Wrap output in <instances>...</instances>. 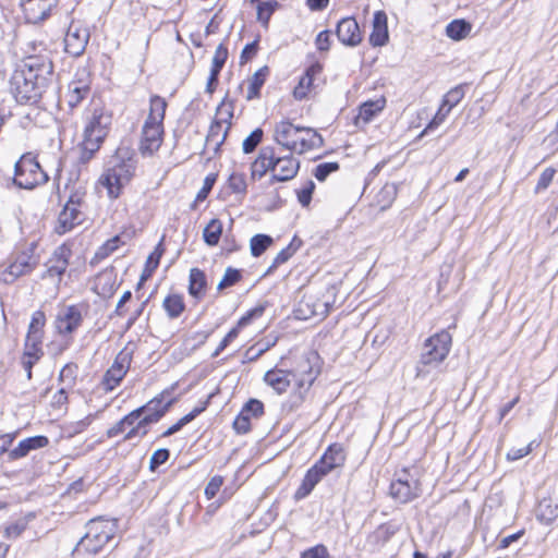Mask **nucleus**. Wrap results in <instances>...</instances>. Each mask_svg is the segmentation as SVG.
<instances>
[{"label": "nucleus", "mask_w": 558, "mask_h": 558, "mask_svg": "<svg viewBox=\"0 0 558 558\" xmlns=\"http://www.w3.org/2000/svg\"><path fill=\"white\" fill-rule=\"evenodd\" d=\"M53 83V65L46 49L23 59L10 80L11 93L20 104H37Z\"/></svg>", "instance_id": "obj_1"}, {"label": "nucleus", "mask_w": 558, "mask_h": 558, "mask_svg": "<svg viewBox=\"0 0 558 558\" xmlns=\"http://www.w3.org/2000/svg\"><path fill=\"white\" fill-rule=\"evenodd\" d=\"M136 169V161L128 149L119 148L110 158L108 167L99 178L111 198L120 195L121 189L130 182Z\"/></svg>", "instance_id": "obj_2"}, {"label": "nucleus", "mask_w": 558, "mask_h": 558, "mask_svg": "<svg viewBox=\"0 0 558 558\" xmlns=\"http://www.w3.org/2000/svg\"><path fill=\"white\" fill-rule=\"evenodd\" d=\"M149 113L142 128L140 151L144 156H151L157 151L163 141V119L167 109L165 98L154 95L149 101Z\"/></svg>", "instance_id": "obj_3"}, {"label": "nucleus", "mask_w": 558, "mask_h": 558, "mask_svg": "<svg viewBox=\"0 0 558 558\" xmlns=\"http://www.w3.org/2000/svg\"><path fill=\"white\" fill-rule=\"evenodd\" d=\"M317 361L318 355L315 352H308L296 360L295 366L290 371L295 389L289 400L283 403L284 409H296L304 401L306 392L319 374Z\"/></svg>", "instance_id": "obj_4"}, {"label": "nucleus", "mask_w": 558, "mask_h": 558, "mask_svg": "<svg viewBox=\"0 0 558 558\" xmlns=\"http://www.w3.org/2000/svg\"><path fill=\"white\" fill-rule=\"evenodd\" d=\"M117 520L96 518L86 524V532L76 545L75 550L95 555L99 553L117 532Z\"/></svg>", "instance_id": "obj_5"}, {"label": "nucleus", "mask_w": 558, "mask_h": 558, "mask_svg": "<svg viewBox=\"0 0 558 558\" xmlns=\"http://www.w3.org/2000/svg\"><path fill=\"white\" fill-rule=\"evenodd\" d=\"M451 347V335L442 330L426 339L417 365V376L428 373L425 367L437 366L448 355Z\"/></svg>", "instance_id": "obj_6"}, {"label": "nucleus", "mask_w": 558, "mask_h": 558, "mask_svg": "<svg viewBox=\"0 0 558 558\" xmlns=\"http://www.w3.org/2000/svg\"><path fill=\"white\" fill-rule=\"evenodd\" d=\"M110 117L102 111L95 110L84 129V141L81 159L88 160L97 151L107 135Z\"/></svg>", "instance_id": "obj_7"}, {"label": "nucleus", "mask_w": 558, "mask_h": 558, "mask_svg": "<svg viewBox=\"0 0 558 558\" xmlns=\"http://www.w3.org/2000/svg\"><path fill=\"white\" fill-rule=\"evenodd\" d=\"M14 170V183L22 189L31 190L48 181L47 173L31 153L23 155L15 162Z\"/></svg>", "instance_id": "obj_8"}, {"label": "nucleus", "mask_w": 558, "mask_h": 558, "mask_svg": "<svg viewBox=\"0 0 558 558\" xmlns=\"http://www.w3.org/2000/svg\"><path fill=\"white\" fill-rule=\"evenodd\" d=\"M421 487L418 481L407 470H403L390 484V495L398 501L405 504L418 497Z\"/></svg>", "instance_id": "obj_9"}, {"label": "nucleus", "mask_w": 558, "mask_h": 558, "mask_svg": "<svg viewBox=\"0 0 558 558\" xmlns=\"http://www.w3.org/2000/svg\"><path fill=\"white\" fill-rule=\"evenodd\" d=\"M174 401L175 398L172 397L170 391H162L159 396L148 401L144 407L124 415L123 418H137L141 413L145 414L143 418H160L167 413L168 409L174 403Z\"/></svg>", "instance_id": "obj_10"}, {"label": "nucleus", "mask_w": 558, "mask_h": 558, "mask_svg": "<svg viewBox=\"0 0 558 558\" xmlns=\"http://www.w3.org/2000/svg\"><path fill=\"white\" fill-rule=\"evenodd\" d=\"M70 256L71 250L68 246H58L47 263V270L44 278L48 277L60 282L69 266Z\"/></svg>", "instance_id": "obj_11"}, {"label": "nucleus", "mask_w": 558, "mask_h": 558, "mask_svg": "<svg viewBox=\"0 0 558 558\" xmlns=\"http://www.w3.org/2000/svg\"><path fill=\"white\" fill-rule=\"evenodd\" d=\"M83 322L80 306L70 305L60 313L56 320V328L60 335H71Z\"/></svg>", "instance_id": "obj_12"}, {"label": "nucleus", "mask_w": 558, "mask_h": 558, "mask_svg": "<svg viewBox=\"0 0 558 558\" xmlns=\"http://www.w3.org/2000/svg\"><path fill=\"white\" fill-rule=\"evenodd\" d=\"M336 35L345 46L355 47L362 41V33L354 17H343L337 24Z\"/></svg>", "instance_id": "obj_13"}, {"label": "nucleus", "mask_w": 558, "mask_h": 558, "mask_svg": "<svg viewBox=\"0 0 558 558\" xmlns=\"http://www.w3.org/2000/svg\"><path fill=\"white\" fill-rule=\"evenodd\" d=\"M299 133H301V126H295L290 121L282 120L275 126L274 138L279 145L292 151L298 149Z\"/></svg>", "instance_id": "obj_14"}, {"label": "nucleus", "mask_w": 558, "mask_h": 558, "mask_svg": "<svg viewBox=\"0 0 558 558\" xmlns=\"http://www.w3.org/2000/svg\"><path fill=\"white\" fill-rule=\"evenodd\" d=\"M88 40L87 28L70 26L64 38L65 51L73 57H78L85 51Z\"/></svg>", "instance_id": "obj_15"}, {"label": "nucleus", "mask_w": 558, "mask_h": 558, "mask_svg": "<svg viewBox=\"0 0 558 558\" xmlns=\"http://www.w3.org/2000/svg\"><path fill=\"white\" fill-rule=\"evenodd\" d=\"M59 0H22L28 21L39 23L45 21L57 7Z\"/></svg>", "instance_id": "obj_16"}, {"label": "nucleus", "mask_w": 558, "mask_h": 558, "mask_svg": "<svg viewBox=\"0 0 558 558\" xmlns=\"http://www.w3.org/2000/svg\"><path fill=\"white\" fill-rule=\"evenodd\" d=\"M300 169V161L293 156L275 157L274 175L275 181L284 182L293 179Z\"/></svg>", "instance_id": "obj_17"}, {"label": "nucleus", "mask_w": 558, "mask_h": 558, "mask_svg": "<svg viewBox=\"0 0 558 558\" xmlns=\"http://www.w3.org/2000/svg\"><path fill=\"white\" fill-rule=\"evenodd\" d=\"M385 106L386 99L384 97L362 104L360 106L359 113L354 119V124L357 128H363L368 124L379 112L384 110Z\"/></svg>", "instance_id": "obj_18"}, {"label": "nucleus", "mask_w": 558, "mask_h": 558, "mask_svg": "<svg viewBox=\"0 0 558 558\" xmlns=\"http://www.w3.org/2000/svg\"><path fill=\"white\" fill-rule=\"evenodd\" d=\"M389 39L387 15L384 11H376L373 19V29L369 35V44L373 47H381Z\"/></svg>", "instance_id": "obj_19"}, {"label": "nucleus", "mask_w": 558, "mask_h": 558, "mask_svg": "<svg viewBox=\"0 0 558 558\" xmlns=\"http://www.w3.org/2000/svg\"><path fill=\"white\" fill-rule=\"evenodd\" d=\"M328 473L326 469L322 468L317 462L306 472L301 486L295 492V498L302 499L306 497L314 487L322 481Z\"/></svg>", "instance_id": "obj_20"}, {"label": "nucleus", "mask_w": 558, "mask_h": 558, "mask_svg": "<svg viewBox=\"0 0 558 558\" xmlns=\"http://www.w3.org/2000/svg\"><path fill=\"white\" fill-rule=\"evenodd\" d=\"M49 439L46 436H33L26 439H23L19 442V445L9 451L10 460H17L26 457L32 450H37L48 446Z\"/></svg>", "instance_id": "obj_21"}, {"label": "nucleus", "mask_w": 558, "mask_h": 558, "mask_svg": "<svg viewBox=\"0 0 558 558\" xmlns=\"http://www.w3.org/2000/svg\"><path fill=\"white\" fill-rule=\"evenodd\" d=\"M264 381L267 386L272 388L276 393L281 395L287 391L291 385V372L277 367L272 368L266 372Z\"/></svg>", "instance_id": "obj_22"}, {"label": "nucleus", "mask_w": 558, "mask_h": 558, "mask_svg": "<svg viewBox=\"0 0 558 558\" xmlns=\"http://www.w3.org/2000/svg\"><path fill=\"white\" fill-rule=\"evenodd\" d=\"M337 288L335 286H329L326 289L322 299H317L314 302H311V298L305 302L307 307H312V314L315 316L325 317L328 315L330 310L332 308L336 302Z\"/></svg>", "instance_id": "obj_23"}, {"label": "nucleus", "mask_w": 558, "mask_h": 558, "mask_svg": "<svg viewBox=\"0 0 558 558\" xmlns=\"http://www.w3.org/2000/svg\"><path fill=\"white\" fill-rule=\"evenodd\" d=\"M44 355L41 341L25 339L22 364L26 371L27 378H32V368Z\"/></svg>", "instance_id": "obj_24"}, {"label": "nucleus", "mask_w": 558, "mask_h": 558, "mask_svg": "<svg viewBox=\"0 0 558 558\" xmlns=\"http://www.w3.org/2000/svg\"><path fill=\"white\" fill-rule=\"evenodd\" d=\"M345 454L343 447L339 444H332L328 447L323 457L317 461L322 468L326 469L327 473L343 465Z\"/></svg>", "instance_id": "obj_25"}, {"label": "nucleus", "mask_w": 558, "mask_h": 558, "mask_svg": "<svg viewBox=\"0 0 558 558\" xmlns=\"http://www.w3.org/2000/svg\"><path fill=\"white\" fill-rule=\"evenodd\" d=\"M82 216L81 210L73 207V202L71 205H64L58 217L57 232L63 234L70 231L75 225L82 221Z\"/></svg>", "instance_id": "obj_26"}, {"label": "nucleus", "mask_w": 558, "mask_h": 558, "mask_svg": "<svg viewBox=\"0 0 558 558\" xmlns=\"http://www.w3.org/2000/svg\"><path fill=\"white\" fill-rule=\"evenodd\" d=\"M230 125L227 121L213 122L206 136V147L217 153L226 140Z\"/></svg>", "instance_id": "obj_27"}, {"label": "nucleus", "mask_w": 558, "mask_h": 558, "mask_svg": "<svg viewBox=\"0 0 558 558\" xmlns=\"http://www.w3.org/2000/svg\"><path fill=\"white\" fill-rule=\"evenodd\" d=\"M275 153L271 147L260 149L258 157L252 163V177L260 179L267 171L274 172Z\"/></svg>", "instance_id": "obj_28"}, {"label": "nucleus", "mask_w": 558, "mask_h": 558, "mask_svg": "<svg viewBox=\"0 0 558 558\" xmlns=\"http://www.w3.org/2000/svg\"><path fill=\"white\" fill-rule=\"evenodd\" d=\"M90 88L87 83L83 81H72L68 85L65 101L70 108H75L88 96Z\"/></svg>", "instance_id": "obj_29"}, {"label": "nucleus", "mask_w": 558, "mask_h": 558, "mask_svg": "<svg viewBox=\"0 0 558 558\" xmlns=\"http://www.w3.org/2000/svg\"><path fill=\"white\" fill-rule=\"evenodd\" d=\"M301 132H305L307 136H298V149L294 150L298 151L299 154H304L308 150L319 148L323 146V136L312 128L301 126Z\"/></svg>", "instance_id": "obj_30"}, {"label": "nucleus", "mask_w": 558, "mask_h": 558, "mask_svg": "<svg viewBox=\"0 0 558 558\" xmlns=\"http://www.w3.org/2000/svg\"><path fill=\"white\" fill-rule=\"evenodd\" d=\"M536 518L544 524H551L558 519V502L551 497L543 498L536 508Z\"/></svg>", "instance_id": "obj_31"}, {"label": "nucleus", "mask_w": 558, "mask_h": 558, "mask_svg": "<svg viewBox=\"0 0 558 558\" xmlns=\"http://www.w3.org/2000/svg\"><path fill=\"white\" fill-rule=\"evenodd\" d=\"M269 74V68L267 65L257 70L247 81V94L245 96L246 100H253L258 98L260 95V88L264 85L266 77Z\"/></svg>", "instance_id": "obj_32"}, {"label": "nucleus", "mask_w": 558, "mask_h": 558, "mask_svg": "<svg viewBox=\"0 0 558 558\" xmlns=\"http://www.w3.org/2000/svg\"><path fill=\"white\" fill-rule=\"evenodd\" d=\"M35 266L36 262L31 255L22 254L8 267V275L15 279L31 272Z\"/></svg>", "instance_id": "obj_33"}, {"label": "nucleus", "mask_w": 558, "mask_h": 558, "mask_svg": "<svg viewBox=\"0 0 558 558\" xmlns=\"http://www.w3.org/2000/svg\"><path fill=\"white\" fill-rule=\"evenodd\" d=\"M206 276L198 268L190 270L189 293L195 299H202L206 291Z\"/></svg>", "instance_id": "obj_34"}, {"label": "nucleus", "mask_w": 558, "mask_h": 558, "mask_svg": "<svg viewBox=\"0 0 558 558\" xmlns=\"http://www.w3.org/2000/svg\"><path fill=\"white\" fill-rule=\"evenodd\" d=\"M117 289L116 276L112 272H104L97 276L95 290L102 298H111Z\"/></svg>", "instance_id": "obj_35"}, {"label": "nucleus", "mask_w": 558, "mask_h": 558, "mask_svg": "<svg viewBox=\"0 0 558 558\" xmlns=\"http://www.w3.org/2000/svg\"><path fill=\"white\" fill-rule=\"evenodd\" d=\"M46 324V316L43 311H36L32 315L26 338L35 341H43V328Z\"/></svg>", "instance_id": "obj_36"}, {"label": "nucleus", "mask_w": 558, "mask_h": 558, "mask_svg": "<svg viewBox=\"0 0 558 558\" xmlns=\"http://www.w3.org/2000/svg\"><path fill=\"white\" fill-rule=\"evenodd\" d=\"M319 72V65H312L306 70L305 74L300 78L299 85L293 90V95L296 99H302L306 96L307 90L313 84V76Z\"/></svg>", "instance_id": "obj_37"}, {"label": "nucleus", "mask_w": 558, "mask_h": 558, "mask_svg": "<svg viewBox=\"0 0 558 558\" xmlns=\"http://www.w3.org/2000/svg\"><path fill=\"white\" fill-rule=\"evenodd\" d=\"M163 308L170 318H178L184 311L185 304L180 294H170L163 300Z\"/></svg>", "instance_id": "obj_38"}, {"label": "nucleus", "mask_w": 558, "mask_h": 558, "mask_svg": "<svg viewBox=\"0 0 558 558\" xmlns=\"http://www.w3.org/2000/svg\"><path fill=\"white\" fill-rule=\"evenodd\" d=\"M222 233V223L219 219H211L204 228L203 238L207 245L215 246L218 244Z\"/></svg>", "instance_id": "obj_39"}, {"label": "nucleus", "mask_w": 558, "mask_h": 558, "mask_svg": "<svg viewBox=\"0 0 558 558\" xmlns=\"http://www.w3.org/2000/svg\"><path fill=\"white\" fill-rule=\"evenodd\" d=\"M471 25L464 20H453L446 27V34L453 40H461L468 36Z\"/></svg>", "instance_id": "obj_40"}, {"label": "nucleus", "mask_w": 558, "mask_h": 558, "mask_svg": "<svg viewBox=\"0 0 558 558\" xmlns=\"http://www.w3.org/2000/svg\"><path fill=\"white\" fill-rule=\"evenodd\" d=\"M274 239L267 234H255L250 240L251 254L254 257L260 256L271 244Z\"/></svg>", "instance_id": "obj_41"}, {"label": "nucleus", "mask_w": 558, "mask_h": 558, "mask_svg": "<svg viewBox=\"0 0 558 558\" xmlns=\"http://www.w3.org/2000/svg\"><path fill=\"white\" fill-rule=\"evenodd\" d=\"M248 413L254 416H260L264 414V404L257 399H250L243 407L241 413L235 418H250Z\"/></svg>", "instance_id": "obj_42"}, {"label": "nucleus", "mask_w": 558, "mask_h": 558, "mask_svg": "<svg viewBox=\"0 0 558 558\" xmlns=\"http://www.w3.org/2000/svg\"><path fill=\"white\" fill-rule=\"evenodd\" d=\"M277 5L278 1L276 0L259 2L257 5L258 22H260L264 26H267L269 19L274 13L275 9L277 8Z\"/></svg>", "instance_id": "obj_43"}, {"label": "nucleus", "mask_w": 558, "mask_h": 558, "mask_svg": "<svg viewBox=\"0 0 558 558\" xmlns=\"http://www.w3.org/2000/svg\"><path fill=\"white\" fill-rule=\"evenodd\" d=\"M124 376V373H122L121 371H117L116 368H112L110 366V368L106 372L102 379L105 390H113L120 384Z\"/></svg>", "instance_id": "obj_44"}, {"label": "nucleus", "mask_w": 558, "mask_h": 558, "mask_svg": "<svg viewBox=\"0 0 558 558\" xmlns=\"http://www.w3.org/2000/svg\"><path fill=\"white\" fill-rule=\"evenodd\" d=\"M242 276L240 270L228 267L225 271L222 279L219 281L217 289L223 290L226 288L234 286L236 282L241 280Z\"/></svg>", "instance_id": "obj_45"}, {"label": "nucleus", "mask_w": 558, "mask_h": 558, "mask_svg": "<svg viewBox=\"0 0 558 558\" xmlns=\"http://www.w3.org/2000/svg\"><path fill=\"white\" fill-rule=\"evenodd\" d=\"M125 423L131 426V429L124 435L123 439H131L136 434V428L132 426L134 421H118L111 428L108 429V437H116L124 433Z\"/></svg>", "instance_id": "obj_46"}, {"label": "nucleus", "mask_w": 558, "mask_h": 558, "mask_svg": "<svg viewBox=\"0 0 558 558\" xmlns=\"http://www.w3.org/2000/svg\"><path fill=\"white\" fill-rule=\"evenodd\" d=\"M263 130L262 129H255L244 141L242 144L243 151L245 154H250L255 150L257 145L263 140Z\"/></svg>", "instance_id": "obj_47"}, {"label": "nucleus", "mask_w": 558, "mask_h": 558, "mask_svg": "<svg viewBox=\"0 0 558 558\" xmlns=\"http://www.w3.org/2000/svg\"><path fill=\"white\" fill-rule=\"evenodd\" d=\"M131 361H132L131 353L125 350H122L117 354L111 367L126 374L128 369L130 368Z\"/></svg>", "instance_id": "obj_48"}, {"label": "nucleus", "mask_w": 558, "mask_h": 558, "mask_svg": "<svg viewBox=\"0 0 558 558\" xmlns=\"http://www.w3.org/2000/svg\"><path fill=\"white\" fill-rule=\"evenodd\" d=\"M120 238L114 236L102 244L95 253V258L104 259L119 247Z\"/></svg>", "instance_id": "obj_49"}, {"label": "nucleus", "mask_w": 558, "mask_h": 558, "mask_svg": "<svg viewBox=\"0 0 558 558\" xmlns=\"http://www.w3.org/2000/svg\"><path fill=\"white\" fill-rule=\"evenodd\" d=\"M339 169L338 162H323L319 163L314 171V175L318 181H325L326 178Z\"/></svg>", "instance_id": "obj_50"}, {"label": "nucleus", "mask_w": 558, "mask_h": 558, "mask_svg": "<svg viewBox=\"0 0 558 558\" xmlns=\"http://www.w3.org/2000/svg\"><path fill=\"white\" fill-rule=\"evenodd\" d=\"M229 186L230 189L238 194L245 193L246 191V180L243 173L234 172L229 177Z\"/></svg>", "instance_id": "obj_51"}, {"label": "nucleus", "mask_w": 558, "mask_h": 558, "mask_svg": "<svg viewBox=\"0 0 558 558\" xmlns=\"http://www.w3.org/2000/svg\"><path fill=\"white\" fill-rule=\"evenodd\" d=\"M464 93L462 87L458 86L452 89H450L444 97L442 104L445 106H448L449 108H453L456 105H458L461 99L463 98Z\"/></svg>", "instance_id": "obj_52"}, {"label": "nucleus", "mask_w": 558, "mask_h": 558, "mask_svg": "<svg viewBox=\"0 0 558 558\" xmlns=\"http://www.w3.org/2000/svg\"><path fill=\"white\" fill-rule=\"evenodd\" d=\"M556 170L551 167L546 168L539 175L537 184L535 186V192L538 193L541 191L546 190L551 183Z\"/></svg>", "instance_id": "obj_53"}, {"label": "nucleus", "mask_w": 558, "mask_h": 558, "mask_svg": "<svg viewBox=\"0 0 558 558\" xmlns=\"http://www.w3.org/2000/svg\"><path fill=\"white\" fill-rule=\"evenodd\" d=\"M161 255V243H159L155 251L150 253L149 256L147 257L145 271H148V276H150L154 272V270L158 267Z\"/></svg>", "instance_id": "obj_54"}, {"label": "nucleus", "mask_w": 558, "mask_h": 558, "mask_svg": "<svg viewBox=\"0 0 558 558\" xmlns=\"http://www.w3.org/2000/svg\"><path fill=\"white\" fill-rule=\"evenodd\" d=\"M314 190L315 183L308 181L304 187L298 191V199L303 207L310 205Z\"/></svg>", "instance_id": "obj_55"}, {"label": "nucleus", "mask_w": 558, "mask_h": 558, "mask_svg": "<svg viewBox=\"0 0 558 558\" xmlns=\"http://www.w3.org/2000/svg\"><path fill=\"white\" fill-rule=\"evenodd\" d=\"M301 558H329V553L326 546L319 544L304 550Z\"/></svg>", "instance_id": "obj_56"}, {"label": "nucleus", "mask_w": 558, "mask_h": 558, "mask_svg": "<svg viewBox=\"0 0 558 558\" xmlns=\"http://www.w3.org/2000/svg\"><path fill=\"white\" fill-rule=\"evenodd\" d=\"M397 195V187L395 184H386L379 192L378 197L380 201L386 202L383 208L388 207Z\"/></svg>", "instance_id": "obj_57"}, {"label": "nucleus", "mask_w": 558, "mask_h": 558, "mask_svg": "<svg viewBox=\"0 0 558 558\" xmlns=\"http://www.w3.org/2000/svg\"><path fill=\"white\" fill-rule=\"evenodd\" d=\"M170 452L168 449H158L150 457L149 468L156 470L159 465L163 464L169 459Z\"/></svg>", "instance_id": "obj_58"}, {"label": "nucleus", "mask_w": 558, "mask_h": 558, "mask_svg": "<svg viewBox=\"0 0 558 558\" xmlns=\"http://www.w3.org/2000/svg\"><path fill=\"white\" fill-rule=\"evenodd\" d=\"M228 58V49L222 45H218L216 48L211 68L222 69Z\"/></svg>", "instance_id": "obj_59"}, {"label": "nucleus", "mask_w": 558, "mask_h": 558, "mask_svg": "<svg viewBox=\"0 0 558 558\" xmlns=\"http://www.w3.org/2000/svg\"><path fill=\"white\" fill-rule=\"evenodd\" d=\"M223 483V478L219 475H216L210 478V481L207 483L205 487V495L208 499L214 498L218 490L220 489L221 485Z\"/></svg>", "instance_id": "obj_60"}, {"label": "nucleus", "mask_w": 558, "mask_h": 558, "mask_svg": "<svg viewBox=\"0 0 558 558\" xmlns=\"http://www.w3.org/2000/svg\"><path fill=\"white\" fill-rule=\"evenodd\" d=\"M450 110H451V108H449L448 106H445V104H441V106L438 109L437 113L435 114L434 119L429 122V124L425 129L424 133L427 130L437 128L446 119V117L448 116Z\"/></svg>", "instance_id": "obj_61"}, {"label": "nucleus", "mask_w": 558, "mask_h": 558, "mask_svg": "<svg viewBox=\"0 0 558 558\" xmlns=\"http://www.w3.org/2000/svg\"><path fill=\"white\" fill-rule=\"evenodd\" d=\"M26 525L27 523L24 520H19L7 526L5 534L8 537L16 538L24 532Z\"/></svg>", "instance_id": "obj_62"}, {"label": "nucleus", "mask_w": 558, "mask_h": 558, "mask_svg": "<svg viewBox=\"0 0 558 558\" xmlns=\"http://www.w3.org/2000/svg\"><path fill=\"white\" fill-rule=\"evenodd\" d=\"M292 244L287 246L286 248H282L277 256L275 257L272 265L270 266V269L278 267L281 264H284L288 262L291 256L294 254L295 250L291 248Z\"/></svg>", "instance_id": "obj_63"}, {"label": "nucleus", "mask_w": 558, "mask_h": 558, "mask_svg": "<svg viewBox=\"0 0 558 558\" xmlns=\"http://www.w3.org/2000/svg\"><path fill=\"white\" fill-rule=\"evenodd\" d=\"M315 44L319 51H328L330 48V32H320L316 37Z\"/></svg>", "instance_id": "obj_64"}]
</instances>
